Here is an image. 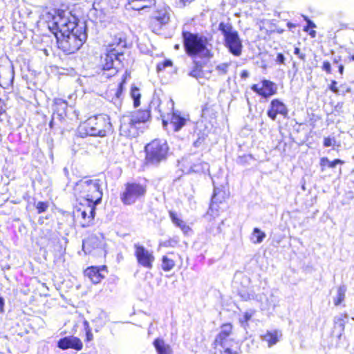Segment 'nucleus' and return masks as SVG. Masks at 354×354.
<instances>
[{
	"mask_svg": "<svg viewBox=\"0 0 354 354\" xmlns=\"http://www.w3.org/2000/svg\"><path fill=\"white\" fill-rule=\"evenodd\" d=\"M5 110V104L3 101L0 98V114L4 113Z\"/></svg>",
	"mask_w": 354,
	"mask_h": 354,
	"instance_id": "58",
	"label": "nucleus"
},
{
	"mask_svg": "<svg viewBox=\"0 0 354 354\" xmlns=\"http://www.w3.org/2000/svg\"><path fill=\"white\" fill-rule=\"evenodd\" d=\"M239 296L243 301H248L254 299V293H250L247 291L240 292Z\"/></svg>",
	"mask_w": 354,
	"mask_h": 354,
	"instance_id": "43",
	"label": "nucleus"
},
{
	"mask_svg": "<svg viewBox=\"0 0 354 354\" xmlns=\"http://www.w3.org/2000/svg\"><path fill=\"white\" fill-rule=\"evenodd\" d=\"M134 248L135 256L138 263L147 269L152 268L153 263L155 260L153 252L149 251L143 245H140L138 243L134 244Z\"/></svg>",
	"mask_w": 354,
	"mask_h": 354,
	"instance_id": "11",
	"label": "nucleus"
},
{
	"mask_svg": "<svg viewBox=\"0 0 354 354\" xmlns=\"http://www.w3.org/2000/svg\"><path fill=\"white\" fill-rule=\"evenodd\" d=\"M263 340L268 343V346H272L278 342L277 332H269L268 331L263 336H262Z\"/></svg>",
	"mask_w": 354,
	"mask_h": 354,
	"instance_id": "34",
	"label": "nucleus"
},
{
	"mask_svg": "<svg viewBox=\"0 0 354 354\" xmlns=\"http://www.w3.org/2000/svg\"><path fill=\"white\" fill-rule=\"evenodd\" d=\"M186 122V119L182 117L178 111H173L170 124L173 126L175 131H178Z\"/></svg>",
	"mask_w": 354,
	"mask_h": 354,
	"instance_id": "27",
	"label": "nucleus"
},
{
	"mask_svg": "<svg viewBox=\"0 0 354 354\" xmlns=\"http://www.w3.org/2000/svg\"><path fill=\"white\" fill-rule=\"evenodd\" d=\"M67 102L62 99H55L53 106L54 112H57L59 116H62L66 114L67 109Z\"/></svg>",
	"mask_w": 354,
	"mask_h": 354,
	"instance_id": "30",
	"label": "nucleus"
},
{
	"mask_svg": "<svg viewBox=\"0 0 354 354\" xmlns=\"http://www.w3.org/2000/svg\"><path fill=\"white\" fill-rule=\"evenodd\" d=\"M131 96L133 100V106L134 107H138L140 104V97L141 94L140 93V90L138 87L133 86L131 90Z\"/></svg>",
	"mask_w": 354,
	"mask_h": 354,
	"instance_id": "36",
	"label": "nucleus"
},
{
	"mask_svg": "<svg viewBox=\"0 0 354 354\" xmlns=\"http://www.w3.org/2000/svg\"><path fill=\"white\" fill-rule=\"evenodd\" d=\"M57 346L62 350L73 348L80 351L82 348L83 344L77 337L68 336L60 339L57 342Z\"/></svg>",
	"mask_w": 354,
	"mask_h": 354,
	"instance_id": "16",
	"label": "nucleus"
},
{
	"mask_svg": "<svg viewBox=\"0 0 354 354\" xmlns=\"http://www.w3.org/2000/svg\"><path fill=\"white\" fill-rule=\"evenodd\" d=\"M322 69L328 73H331V66L329 62L325 61L323 63Z\"/></svg>",
	"mask_w": 354,
	"mask_h": 354,
	"instance_id": "50",
	"label": "nucleus"
},
{
	"mask_svg": "<svg viewBox=\"0 0 354 354\" xmlns=\"http://www.w3.org/2000/svg\"><path fill=\"white\" fill-rule=\"evenodd\" d=\"M194 68L203 71V64L201 62L194 61Z\"/></svg>",
	"mask_w": 354,
	"mask_h": 354,
	"instance_id": "55",
	"label": "nucleus"
},
{
	"mask_svg": "<svg viewBox=\"0 0 354 354\" xmlns=\"http://www.w3.org/2000/svg\"><path fill=\"white\" fill-rule=\"evenodd\" d=\"M266 237V234L260 229L255 227L252 232V241L254 243H260Z\"/></svg>",
	"mask_w": 354,
	"mask_h": 354,
	"instance_id": "35",
	"label": "nucleus"
},
{
	"mask_svg": "<svg viewBox=\"0 0 354 354\" xmlns=\"http://www.w3.org/2000/svg\"><path fill=\"white\" fill-rule=\"evenodd\" d=\"M113 132L110 117L98 114L88 118L77 129L76 135L80 138L87 136L104 138Z\"/></svg>",
	"mask_w": 354,
	"mask_h": 354,
	"instance_id": "2",
	"label": "nucleus"
},
{
	"mask_svg": "<svg viewBox=\"0 0 354 354\" xmlns=\"http://www.w3.org/2000/svg\"><path fill=\"white\" fill-rule=\"evenodd\" d=\"M344 66H343L342 64L339 65V66H338V71H339V73H340L341 75H342V74H343V73H344Z\"/></svg>",
	"mask_w": 354,
	"mask_h": 354,
	"instance_id": "62",
	"label": "nucleus"
},
{
	"mask_svg": "<svg viewBox=\"0 0 354 354\" xmlns=\"http://www.w3.org/2000/svg\"><path fill=\"white\" fill-rule=\"evenodd\" d=\"M73 215L77 218H82L80 225L82 227H87L90 226L94 219V218H89V213L86 212L85 209H75L73 211Z\"/></svg>",
	"mask_w": 354,
	"mask_h": 354,
	"instance_id": "22",
	"label": "nucleus"
},
{
	"mask_svg": "<svg viewBox=\"0 0 354 354\" xmlns=\"http://www.w3.org/2000/svg\"><path fill=\"white\" fill-rule=\"evenodd\" d=\"M308 26H309L310 28H315V24L312 21L308 20Z\"/></svg>",
	"mask_w": 354,
	"mask_h": 354,
	"instance_id": "64",
	"label": "nucleus"
},
{
	"mask_svg": "<svg viewBox=\"0 0 354 354\" xmlns=\"http://www.w3.org/2000/svg\"><path fill=\"white\" fill-rule=\"evenodd\" d=\"M120 135L125 137L136 138L138 136L139 127L130 113L123 115L120 120Z\"/></svg>",
	"mask_w": 354,
	"mask_h": 354,
	"instance_id": "9",
	"label": "nucleus"
},
{
	"mask_svg": "<svg viewBox=\"0 0 354 354\" xmlns=\"http://www.w3.org/2000/svg\"><path fill=\"white\" fill-rule=\"evenodd\" d=\"M323 145L325 147L335 146V145H336V140H335V138L326 137V138H324V139Z\"/></svg>",
	"mask_w": 354,
	"mask_h": 354,
	"instance_id": "44",
	"label": "nucleus"
},
{
	"mask_svg": "<svg viewBox=\"0 0 354 354\" xmlns=\"http://www.w3.org/2000/svg\"><path fill=\"white\" fill-rule=\"evenodd\" d=\"M169 216L174 224L180 227L185 234L191 230L190 227L183 220L180 219L175 212L169 211Z\"/></svg>",
	"mask_w": 354,
	"mask_h": 354,
	"instance_id": "29",
	"label": "nucleus"
},
{
	"mask_svg": "<svg viewBox=\"0 0 354 354\" xmlns=\"http://www.w3.org/2000/svg\"><path fill=\"white\" fill-rule=\"evenodd\" d=\"M338 164H344V161L340 159H335L334 160L330 161L326 157H323L320 160V166L322 167V171L326 166L330 168H335Z\"/></svg>",
	"mask_w": 354,
	"mask_h": 354,
	"instance_id": "32",
	"label": "nucleus"
},
{
	"mask_svg": "<svg viewBox=\"0 0 354 354\" xmlns=\"http://www.w3.org/2000/svg\"><path fill=\"white\" fill-rule=\"evenodd\" d=\"M75 192L80 198L86 199V201H94L97 203L102 202V191L100 179H82L76 183L74 187Z\"/></svg>",
	"mask_w": 354,
	"mask_h": 354,
	"instance_id": "4",
	"label": "nucleus"
},
{
	"mask_svg": "<svg viewBox=\"0 0 354 354\" xmlns=\"http://www.w3.org/2000/svg\"><path fill=\"white\" fill-rule=\"evenodd\" d=\"M115 57V55L109 49L105 55L104 63L102 64L103 70L112 71L111 74H115L118 70V65L115 64V60L114 59Z\"/></svg>",
	"mask_w": 354,
	"mask_h": 354,
	"instance_id": "17",
	"label": "nucleus"
},
{
	"mask_svg": "<svg viewBox=\"0 0 354 354\" xmlns=\"http://www.w3.org/2000/svg\"><path fill=\"white\" fill-rule=\"evenodd\" d=\"M232 331V325L231 324H224L221 326V330L216 335L214 344L221 347H225L229 344L233 343V339L230 338Z\"/></svg>",
	"mask_w": 354,
	"mask_h": 354,
	"instance_id": "13",
	"label": "nucleus"
},
{
	"mask_svg": "<svg viewBox=\"0 0 354 354\" xmlns=\"http://www.w3.org/2000/svg\"><path fill=\"white\" fill-rule=\"evenodd\" d=\"M194 1V0H175V3L178 8H183Z\"/></svg>",
	"mask_w": 354,
	"mask_h": 354,
	"instance_id": "47",
	"label": "nucleus"
},
{
	"mask_svg": "<svg viewBox=\"0 0 354 354\" xmlns=\"http://www.w3.org/2000/svg\"><path fill=\"white\" fill-rule=\"evenodd\" d=\"M153 344L158 354H173L171 347L166 344L162 339L156 338Z\"/></svg>",
	"mask_w": 354,
	"mask_h": 354,
	"instance_id": "24",
	"label": "nucleus"
},
{
	"mask_svg": "<svg viewBox=\"0 0 354 354\" xmlns=\"http://www.w3.org/2000/svg\"><path fill=\"white\" fill-rule=\"evenodd\" d=\"M172 65V62L170 60H165L164 62H162L161 64H158L157 66L158 71L162 70L165 68L166 67L170 66Z\"/></svg>",
	"mask_w": 354,
	"mask_h": 354,
	"instance_id": "49",
	"label": "nucleus"
},
{
	"mask_svg": "<svg viewBox=\"0 0 354 354\" xmlns=\"http://www.w3.org/2000/svg\"><path fill=\"white\" fill-rule=\"evenodd\" d=\"M128 1L131 8L135 10L149 8L156 3V0H128Z\"/></svg>",
	"mask_w": 354,
	"mask_h": 354,
	"instance_id": "26",
	"label": "nucleus"
},
{
	"mask_svg": "<svg viewBox=\"0 0 354 354\" xmlns=\"http://www.w3.org/2000/svg\"><path fill=\"white\" fill-rule=\"evenodd\" d=\"M348 316L347 314L341 315L340 316L334 318V328L338 330V337L340 338L344 331L346 319H348Z\"/></svg>",
	"mask_w": 354,
	"mask_h": 354,
	"instance_id": "28",
	"label": "nucleus"
},
{
	"mask_svg": "<svg viewBox=\"0 0 354 354\" xmlns=\"http://www.w3.org/2000/svg\"><path fill=\"white\" fill-rule=\"evenodd\" d=\"M197 139L194 142L193 145L196 148L201 147L206 140L207 134L205 131H200L197 134Z\"/></svg>",
	"mask_w": 354,
	"mask_h": 354,
	"instance_id": "38",
	"label": "nucleus"
},
{
	"mask_svg": "<svg viewBox=\"0 0 354 354\" xmlns=\"http://www.w3.org/2000/svg\"><path fill=\"white\" fill-rule=\"evenodd\" d=\"M111 53H113L115 55V58L114 59L115 60V64L118 65V69L122 66V62L124 59V53L122 50L115 49V48H111Z\"/></svg>",
	"mask_w": 354,
	"mask_h": 354,
	"instance_id": "37",
	"label": "nucleus"
},
{
	"mask_svg": "<svg viewBox=\"0 0 354 354\" xmlns=\"http://www.w3.org/2000/svg\"><path fill=\"white\" fill-rule=\"evenodd\" d=\"M249 75H250V73L247 70H243L241 73L240 76H241V79L245 80L249 77Z\"/></svg>",
	"mask_w": 354,
	"mask_h": 354,
	"instance_id": "57",
	"label": "nucleus"
},
{
	"mask_svg": "<svg viewBox=\"0 0 354 354\" xmlns=\"http://www.w3.org/2000/svg\"><path fill=\"white\" fill-rule=\"evenodd\" d=\"M84 329H85L86 332L88 330H91L90 326H89V324H88V322L87 321H84Z\"/></svg>",
	"mask_w": 354,
	"mask_h": 354,
	"instance_id": "61",
	"label": "nucleus"
},
{
	"mask_svg": "<svg viewBox=\"0 0 354 354\" xmlns=\"http://www.w3.org/2000/svg\"><path fill=\"white\" fill-rule=\"evenodd\" d=\"M152 109L157 110L160 113V116L163 118L162 110L160 109V100L159 97H153L151 101L149 109L145 110H138L129 113L139 127L141 123H145L151 118V109Z\"/></svg>",
	"mask_w": 354,
	"mask_h": 354,
	"instance_id": "8",
	"label": "nucleus"
},
{
	"mask_svg": "<svg viewBox=\"0 0 354 354\" xmlns=\"http://www.w3.org/2000/svg\"><path fill=\"white\" fill-rule=\"evenodd\" d=\"M147 192L145 185L137 183H127L125 184V189L121 194V201L127 205H132L142 197H144Z\"/></svg>",
	"mask_w": 354,
	"mask_h": 354,
	"instance_id": "7",
	"label": "nucleus"
},
{
	"mask_svg": "<svg viewBox=\"0 0 354 354\" xmlns=\"http://www.w3.org/2000/svg\"><path fill=\"white\" fill-rule=\"evenodd\" d=\"M230 65V63L220 64L216 66V71L218 72L219 75H226L228 72V69Z\"/></svg>",
	"mask_w": 354,
	"mask_h": 354,
	"instance_id": "39",
	"label": "nucleus"
},
{
	"mask_svg": "<svg viewBox=\"0 0 354 354\" xmlns=\"http://www.w3.org/2000/svg\"><path fill=\"white\" fill-rule=\"evenodd\" d=\"M208 169V165L205 162H197L196 163H193L189 166L185 167V172L186 174H199L204 172L206 169Z\"/></svg>",
	"mask_w": 354,
	"mask_h": 354,
	"instance_id": "25",
	"label": "nucleus"
},
{
	"mask_svg": "<svg viewBox=\"0 0 354 354\" xmlns=\"http://www.w3.org/2000/svg\"><path fill=\"white\" fill-rule=\"evenodd\" d=\"M288 111L286 106L279 100L274 99L270 102V108L267 111L268 116L272 120H275L277 114H281L286 117Z\"/></svg>",
	"mask_w": 354,
	"mask_h": 354,
	"instance_id": "14",
	"label": "nucleus"
},
{
	"mask_svg": "<svg viewBox=\"0 0 354 354\" xmlns=\"http://www.w3.org/2000/svg\"><path fill=\"white\" fill-rule=\"evenodd\" d=\"M104 236L102 234H91L82 242V250L85 254H91L95 250L102 252L104 251Z\"/></svg>",
	"mask_w": 354,
	"mask_h": 354,
	"instance_id": "12",
	"label": "nucleus"
},
{
	"mask_svg": "<svg viewBox=\"0 0 354 354\" xmlns=\"http://www.w3.org/2000/svg\"><path fill=\"white\" fill-rule=\"evenodd\" d=\"M3 306H4V299L3 297H0V313H3L4 312Z\"/></svg>",
	"mask_w": 354,
	"mask_h": 354,
	"instance_id": "59",
	"label": "nucleus"
},
{
	"mask_svg": "<svg viewBox=\"0 0 354 354\" xmlns=\"http://www.w3.org/2000/svg\"><path fill=\"white\" fill-rule=\"evenodd\" d=\"M37 209L39 213L44 212V202H39L37 205Z\"/></svg>",
	"mask_w": 354,
	"mask_h": 354,
	"instance_id": "56",
	"label": "nucleus"
},
{
	"mask_svg": "<svg viewBox=\"0 0 354 354\" xmlns=\"http://www.w3.org/2000/svg\"><path fill=\"white\" fill-rule=\"evenodd\" d=\"M346 291V287L345 285H342L337 288V296L333 299L335 306L340 305L344 300Z\"/></svg>",
	"mask_w": 354,
	"mask_h": 354,
	"instance_id": "33",
	"label": "nucleus"
},
{
	"mask_svg": "<svg viewBox=\"0 0 354 354\" xmlns=\"http://www.w3.org/2000/svg\"><path fill=\"white\" fill-rule=\"evenodd\" d=\"M85 274L88 276L93 283H98L102 278V275L100 273L99 270L96 268H87L85 270Z\"/></svg>",
	"mask_w": 354,
	"mask_h": 354,
	"instance_id": "31",
	"label": "nucleus"
},
{
	"mask_svg": "<svg viewBox=\"0 0 354 354\" xmlns=\"http://www.w3.org/2000/svg\"><path fill=\"white\" fill-rule=\"evenodd\" d=\"M218 30L224 37V45L234 56L239 57L242 53L243 44L238 32L230 23L220 22Z\"/></svg>",
	"mask_w": 354,
	"mask_h": 354,
	"instance_id": "5",
	"label": "nucleus"
},
{
	"mask_svg": "<svg viewBox=\"0 0 354 354\" xmlns=\"http://www.w3.org/2000/svg\"><path fill=\"white\" fill-rule=\"evenodd\" d=\"M182 37L183 47L188 56L202 59H210L213 57V53L207 47L209 44L207 37L189 31H183Z\"/></svg>",
	"mask_w": 354,
	"mask_h": 354,
	"instance_id": "3",
	"label": "nucleus"
},
{
	"mask_svg": "<svg viewBox=\"0 0 354 354\" xmlns=\"http://www.w3.org/2000/svg\"><path fill=\"white\" fill-rule=\"evenodd\" d=\"M286 58L282 53H278L276 57V62L279 64H284Z\"/></svg>",
	"mask_w": 354,
	"mask_h": 354,
	"instance_id": "51",
	"label": "nucleus"
},
{
	"mask_svg": "<svg viewBox=\"0 0 354 354\" xmlns=\"http://www.w3.org/2000/svg\"><path fill=\"white\" fill-rule=\"evenodd\" d=\"M109 48H115L122 50L127 47L126 36L122 32H119L114 35L111 43L109 45Z\"/></svg>",
	"mask_w": 354,
	"mask_h": 354,
	"instance_id": "23",
	"label": "nucleus"
},
{
	"mask_svg": "<svg viewBox=\"0 0 354 354\" xmlns=\"http://www.w3.org/2000/svg\"><path fill=\"white\" fill-rule=\"evenodd\" d=\"M232 344H229L227 346L225 347H222L223 348V354H239V353L237 351H234L232 349Z\"/></svg>",
	"mask_w": 354,
	"mask_h": 354,
	"instance_id": "46",
	"label": "nucleus"
},
{
	"mask_svg": "<svg viewBox=\"0 0 354 354\" xmlns=\"http://www.w3.org/2000/svg\"><path fill=\"white\" fill-rule=\"evenodd\" d=\"M188 75L198 80L203 77V71L193 67L192 70L188 73Z\"/></svg>",
	"mask_w": 354,
	"mask_h": 354,
	"instance_id": "41",
	"label": "nucleus"
},
{
	"mask_svg": "<svg viewBox=\"0 0 354 354\" xmlns=\"http://www.w3.org/2000/svg\"><path fill=\"white\" fill-rule=\"evenodd\" d=\"M252 158L251 155H243L238 157L236 160V162L239 165H244L249 162V161Z\"/></svg>",
	"mask_w": 354,
	"mask_h": 354,
	"instance_id": "42",
	"label": "nucleus"
},
{
	"mask_svg": "<svg viewBox=\"0 0 354 354\" xmlns=\"http://www.w3.org/2000/svg\"><path fill=\"white\" fill-rule=\"evenodd\" d=\"M287 26L288 27V28H289L290 30H291L292 28H295V27H296V25H295V24H292V23H291V22H288V23L287 24Z\"/></svg>",
	"mask_w": 354,
	"mask_h": 354,
	"instance_id": "63",
	"label": "nucleus"
},
{
	"mask_svg": "<svg viewBox=\"0 0 354 354\" xmlns=\"http://www.w3.org/2000/svg\"><path fill=\"white\" fill-rule=\"evenodd\" d=\"M178 257V254L174 252H170L164 255L162 257V269L165 272L171 270L175 267L176 261Z\"/></svg>",
	"mask_w": 354,
	"mask_h": 354,
	"instance_id": "18",
	"label": "nucleus"
},
{
	"mask_svg": "<svg viewBox=\"0 0 354 354\" xmlns=\"http://www.w3.org/2000/svg\"><path fill=\"white\" fill-rule=\"evenodd\" d=\"M48 148H49V156L52 160V162H53V140H51L50 142H48Z\"/></svg>",
	"mask_w": 354,
	"mask_h": 354,
	"instance_id": "54",
	"label": "nucleus"
},
{
	"mask_svg": "<svg viewBox=\"0 0 354 354\" xmlns=\"http://www.w3.org/2000/svg\"><path fill=\"white\" fill-rule=\"evenodd\" d=\"M14 70L12 65L0 66V86L8 88L12 84Z\"/></svg>",
	"mask_w": 354,
	"mask_h": 354,
	"instance_id": "15",
	"label": "nucleus"
},
{
	"mask_svg": "<svg viewBox=\"0 0 354 354\" xmlns=\"http://www.w3.org/2000/svg\"><path fill=\"white\" fill-rule=\"evenodd\" d=\"M294 53L297 55L299 56V57L301 59V60H305L306 59V55L304 53H300V49L298 48V47H295V50H294Z\"/></svg>",
	"mask_w": 354,
	"mask_h": 354,
	"instance_id": "52",
	"label": "nucleus"
},
{
	"mask_svg": "<svg viewBox=\"0 0 354 354\" xmlns=\"http://www.w3.org/2000/svg\"><path fill=\"white\" fill-rule=\"evenodd\" d=\"M254 313V310L247 311L244 313L243 318L240 319V322H241V325L243 326L248 325V322L252 318Z\"/></svg>",
	"mask_w": 354,
	"mask_h": 354,
	"instance_id": "40",
	"label": "nucleus"
},
{
	"mask_svg": "<svg viewBox=\"0 0 354 354\" xmlns=\"http://www.w3.org/2000/svg\"><path fill=\"white\" fill-rule=\"evenodd\" d=\"M251 89L257 93L258 95H261V92L262 91V86L261 87H259L258 84H253L252 86H251Z\"/></svg>",
	"mask_w": 354,
	"mask_h": 354,
	"instance_id": "53",
	"label": "nucleus"
},
{
	"mask_svg": "<svg viewBox=\"0 0 354 354\" xmlns=\"http://www.w3.org/2000/svg\"><path fill=\"white\" fill-rule=\"evenodd\" d=\"M337 83L335 80H332L331 83L329 86V89L334 93L339 94V91L338 88L337 87Z\"/></svg>",
	"mask_w": 354,
	"mask_h": 354,
	"instance_id": "48",
	"label": "nucleus"
},
{
	"mask_svg": "<svg viewBox=\"0 0 354 354\" xmlns=\"http://www.w3.org/2000/svg\"><path fill=\"white\" fill-rule=\"evenodd\" d=\"M123 89H124V81L119 84V85L117 88V90L115 93V96L117 98V100L120 99L122 92H123Z\"/></svg>",
	"mask_w": 354,
	"mask_h": 354,
	"instance_id": "45",
	"label": "nucleus"
},
{
	"mask_svg": "<svg viewBox=\"0 0 354 354\" xmlns=\"http://www.w3.org/2000/svg\"><path fill=\"white\" fill-rule=\"evenodd\" d=\"M262 83V91L261 92V96L267 98L277 93V87L276 84L268 80H263Z\"/></svg>",
	"mask_w": 354,
	"mask_h": 354,
	"instance_id": "19",
	"label": "nucleus"
},
{
	"mask_svg": "<svg viewBox=\"0 0 354 354\" xmlns=\"http://www.w3.org/2000/svg\"><path fill=\"white\" fill-rule=\"evenodd\" d=\"M145 149L147 164L158 166L161 162L167 159L169 147L166 141L155 139L147 144Z\"/></svg>",
	"mask_w": 354,
	"mask_h": 354,
	"instance_id": "6",
	"label": "nucleus"
},
{
	"mask_svg": "<svg viewBox=\"0 0 354 354\" xmlns=\"http://www.w3.org/2000/svg\"><path fill=\"white\" fill-rule=\"evenodd\" d=\"M86 199L80 198L79 205L75 209H83L86 212L89 213V218H94L95 216V207L99 204L94 201H86Z\"/></svg>",
	"mask_w": 354,
	"mask_h": 354,
	"instance_id": "21",
	"label": "nucleus"
},
{
	"mask_svg": "<svg viewBox=\"0 0 354 354\" xmlns=\"http://www.w3.org/2000/svg\"><path fill=\"white\" fill-rule=\"evenodd\" d=\"M46 24L59 48L66 54L77 51L87 39L85 22H80L70 12L52 10L46 12Z\"/></svg>",
	"mask_w": 354,
	"mask_h": 354,
	"instance_id": "1",
	"label": "nucleus"
},
{
	"mask_svg": "<svg viewBox=\"0 0 354 354\" xmlns=\"http://www.w3.org/2000/svg\"><path fill=\"white\" fill-rule=\"evenodd\" d=\"M229 197V192L224 186L221 187H214V194L212 197V203H222Z\"/></svg>",
	"mask_w": 354,
	"mask_h": 354,
	"instance_id": "20",
	"label": "nucleus"
},
{
	"mask_svg": "<svg viewBox=\"0 0 354 354\" xmlns=\"http://www.w3.org/2000/svg\"><path fill=\"white\" fill-rule=\"evenodd\" d=\"M170 19L169 8L164 7L156 10L150 21V27L153 32H157L162 26L168 24Z\"/></svg>",
	"mask_w": 354,
	"mask_h": 354,
	"instance_id": "10",
	"label": "nucleus"
},
{
	"mask_svg": "<svg viewBox=\"0 0 354 354\" xmlns=\"http://www.w3.org/2000/svg\"><path fill=\"white\" fill-rule=\"evenodd\" d=\"M86 338L88 341H91L93 339V335L91 333V330H88L86 332Z\"/></svg>",
	"mask_w": 354,
	"mask_h": 354,
	"instance_id": "60",
	"label": "nucleus"
}]
</instances>
